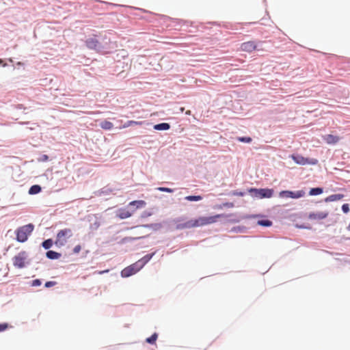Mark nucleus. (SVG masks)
Wrapping results in <instances>:
<instances>
[{"mask_svg":"<svg viewBox=\"0 0 350 350\" xmlns=\"http://www.w3.org/2000/svg\"><path fill=\"white\" fill-rule=\"evenodd\" d=\"M33 228L34 226L31 224H29L18 228L16 231V240L21 243L26 241L28 239V237L33 232Z\"/></svg>","mask_w":350,"mask_h":350,"instance_id":"f257e3e1","label":"nucleus"},{"mask_svg":"<svg viewBox=\"0 0 350 350\" xmlns=\"http://www.w3.org/2000/svg\"><path fill=\"white\" fill-rule=\"evenodd\" d=\"M72 236V231L70 228L60 230L56 236L55 244L57 247H62L66 245L68 240Z\"/></svg>","mask_w":350,"mask_h":350,"instance_id":"f03ea898","label":"nucleus"},{"mask_svg":"<svg viewBox=\"0 0 350 350\" xmlns=\"http://www.w3.org/2000/svg\"><path fill=\"white\" fill-rule=\"evenodd\" d=\"M249 192L252 196L257 198H269L272 197L273 191L271 189H256L252 188L249 190Z\"/></svg>","mask_w":350,"mask_h":350,"instance_id":"7ed1b4c3","label":"nucleus"},{"mask_svg":"<svg viewBox=\"0 0 350 350\" xmlns=\"http://www.w3.org/2000/svg\"><path fill=\"white\" fill-rule=\"evenodd\" d=\"M27 254L25 251L19 252L13 258V265L14 267L21 269L23 268L27 262Z\"/></svg>","mask_w":350,"mask_h":350,"instance_id":"20e7f679","label":"nucleus"},{"mask_svg":"<svg viewBox=\"0 0 350 350\" xmlns=\"http://www.w3.org/2000/svg\"><path fill=\"white\" fill-rule=\"evenodd\" d=\"M203 226L202 221L200 220V218L198 217V219H190L186 222L184 223H178L176 224V229L178 230H183L186 228H196Z\"/></svg>","mask_w":350,"mask_h":350,"instance_id":"39448f33","label":"nucleus"},{"mask_svg":"<svg viewBox=\"0 0 350 350\" xmlns=\"http://www.w3.org/2000/svg\"><path fill=\"white\" fill-rule=\"evenodd\" d=\"M291 157L297 164L299 165H316L318 163V161L316 159H310L308 158L304 157L303 156L299 154H292Z\"/></svg>","mask_w":350,"mask_h":350,"instance_id":"423d86ee","label":"nucleus"},{"mask_svg":"<svg viewBox=\"0 0 350 350\" xmlns=\"http://www.w3.org/2000/svg\"><path fill=\"white\" fill-rule=\"evenodd\" d=\"M142 269V265L138 264L137 262L132 264L130 266L126 267L121 271V276L123 278L129 277L137 271H139Z\"/></svg>","mask_w":350,"mask_h":350,"instance_id":"0eeeda50","label":"nucleus"},{"mask_svg":"<svg viewBox=\"0 0 350 350\" xmlns=\"http://www.w3.org/2000/svg\"><path fill=\"white\" fill-rule=\"evenodd\" d=\"M305 192L302 190L297 191H282L279 193V196L280 198H299L304 196Z\"/></svg>","mask_w":350,"mask_h":350,"instance_id":"6e6552de","label":"nucleus"},{"mask_svg":"<svg viewBox=\"0 0 350 350\" xmlns=\"http://www.w3.org/2000/svg\"><path fill=\"white\" fill-rule=\"evenodd\" d=\"M225 214H217L210 217H200L202 226H206L217 222V219L220 217H227Z\"/></svg>","mask_w":350,"mask_h":350,"instance_id":"1a4fd4ad","label":"nucleus"},{"mask_svg":"<svg viewBox=\"0 0 350 350\" xmlns=\"http://www.w3.org/2000/svg\"><path fill=\"white\" fill-rule=\"evenodd\" d=\"M241 49L245 52L252 53L258 49V45L254 41H248L241 44Z\"/></svg>","mask_w":350,"mask_h":350,"instance_id":"9d476101","label":"nucleus"},{"mask_svg":"<svg viewBox=\"0 0 350 350\" xmlns=\"http://www.w3.org/2000/svg\"><path fill=\"white\" fill-rule=\"evenodd\" d=\"M323 139L328 144H336L340 140V137L338 136L330 134L323 136Z\"/></svg>","mask_w":350,"mask_h":350,"instance_id":"9b49d317","label":"nucleus"},{"mask_svg":"<svg viewBox=\"0 0 350 350\" xmlns=\"http://www.w3.org/2000/svg\"><path fill=\"white\" fill-rule=\"evenodd\" d=\"M85 44L89 49H96L99 45V42L96 38H90L85 41Z\"/></svg>","mask_w":350,"mask_h":350,"instance_id":"f8f14e48","label":"nucleus"},{"mask_svg":"<svg viewBox=\"0 0 350 350\" xmlns=\"http://www.w3.org/2000/svg\"><path fill=\"white\" fill-rule=\"evenodd\" d=\"M134 211L135 210L131 212L125 208H121L118 211L117 215L119 218L124 219L131 217Z\"/></svg>","mask_w":350,"mask_h":350,"instance_id":"ddd939ff","label":"nucleus"},{"mask_svg":"<svg viewBox=\"0 0 350 350\" xmlns=\"http://www.w3.org/2000/svg\"><path fill=\"white\" fill-rule=\"evenodd\" d=\"M328 213L327 212H319L313 213L309 215V218L312 219H323L327 217Z\"/></svg>","mask_w":350,"mask_h":350,"instance_id":"4468645a","label":"nucleus"},{"mask_svg":"<svg viewBox=\"0 0 350 350\" xmlns=\"http://www.w3.org/2000/svg\"><path fill=\"white\" fill-rule=\"evenodd\" d=\"M344 198L343 194L338 193V194H333L330 195L328 197H327L325 199V202H334V201H338Z\"/></svg>","mask_w":350,"mask_h":350,"instance_id":"2eb2a0df","label":"nucleus"},{"mask_svg":"<svg viewBox=\"0 0 350 350\" xmlns=\"http://www.w3.org/2000/svg\"><path fill=\"white\" fill-rule=\"evenodd\" d=\"M154 253L146 254L143 258L137 261L138 264L142 265V268L152 258Z\"/></svg>","mask_w":350,"mask_h":350,"instance_id":"dca6fc26","label":"nucleus"},{"mask_svg":"<svg viewBox=\"0 0 350 350\" xmlns=\"http://www.w3.org/2000/svg\"><path fill=\"white\" fill-rule=\"evenodd\" d=\"M146 205V202L144 200H134L129 202V206H135L136 208H141Z\"/></svg>","mask_w":350,"mask_h":350,"instance_id":"f3484780","label":"nucleus"},{"mask_svg":"<svg viewBox=\"0 0 350 350\" xmlns=\"http://www.w3.org/2000/svg\"><path fill=\"white\" fill-rule=\"evenodd\" d=\"M170 128V126L168 123H161L157 124L154 126V129L158 131H165L168 130Z\"/></svg>","mask_w":350,"mask_h":350,"instance_id":"a211bd4d","label":"nucleus"},{"mask_svg":"<svg viewBox=\"0 0 350 350\" xmlns=\"http://www.w3.org/2000/svg\"><path fill=\"white\" fill-rule=\"evenodd\" d=\"M46 256L49 259H58L61 256V254L50 250L46 252Z\"/></svg>","mask_w":350,"mask_h":350,"instance_id":"6ab92c4d","label":"nucleus"},{"mask_svg":"<svg viewBox=\"0 0 350 350\" xmlns=\"http://www.w3.org/2000/svg\"><path fill=\"white\" fill-rule=\"evenodd\" d=\"M100 126L104 130H111L113 128V124L108 120H104L100 123Z\"/></svg>","mask_w":350,"mask_h":350,"instance_id":"aec40b11","label":"nucleus"},{"mask_svg":"<svg viewBox=\"0 0 350 350\" xmlns=\"http://www.w3.org/2000/svg\"><path fill=\"white\" fill-rule=\"evenodd\" d=\"M40 191H41L40 186H39L38 185H35L30 187V189L29 190V193L31 194V195L37 194L39 192H40Z\"/></svg>","mask_w":350,"mask_h":350,"instance_id":"412c9836","label":"nucleus"},{"mask_svg":"<svg viewBox=\"0 0 350 350\" xmlns=\"http://www.w3.org/2000/svg\"><path fill=\"white\" fill-rule=\"evenodd\" d=\"M323 193V189L320 187L312 188L310 190L309 194L310 196H317Z\"/></svg>","mask_w":350,"mask_h":350,"instance_id":"4be33fe9","label":"nucleus"},{"mask_svg":"<svg viewBox=\"0 0 350 350\" xmlns=\"http://www.w3.org/2000/svg\"><path fill=\"white\" fill-rule=\"evenodd\" d=\"M257 224L262 226L268 227L271 226L272 222L269 219H261L257 221Z\"/></svg>","mask_w":350,"mask_h":350,"instance_id":"5701e85b","label":"nucleus"},{"mask_svg":"<svg viewBox=\"0 0 350 350\" xmlns=\"http://www.w3.org/2000/svg\"><path fill=\"white\" fill-rule=\"evenodd\" d=\"M42 245L45 250H48V249L51 248V246L53 245L52 239H49L45 240L44 241L42 242Z\"/></svg>","mask_w":350,"mask_h":350,"instance_id":"b1692460","label":"nucleus"},{"mask_svg":"<svg viewBox=\"0 0 350 350\" xmlns=\"http://www.w3.org/2000/svg\"><path fill=\"white\" fill-rule=\"evenodd\" d=\"M185 199L187 201H200L202 197L201 196H187Z\"/></svg>","mask_w":350,"mask_h":350,"instance_id":"393cba45","label":"nucleus"},{"mask_svg":"<svg viewBox=\"0 0 350 350\" xmlns=\"http://www.w3.org/2000/svg\"><path fill=\"white\" fill-rule=\"evenodd\" d=\"M157 337H158L157 334L154 333L150 337L147 338L146 341L150 344H154L157 339Z\"/></svg>","mask_w":350,"mask_h":350,"instance_id":"a878e982","label":"nucleus"},{"mask_svg":"<svg viewBox=\"0 0 350 350\" xmlns=\"http://www.w3.org/2000/svg\"><path fill=\"white\" fill-rule=\"evenodd\" d=\"M237 140L241 142L250 143L252 139L250 137H237Z\"/></svg>","mask_w":350,"mask_h":350,"instance_id":"bb28decb","label":"nucleus"},{"mask_svg":"<svg viewBox=\"0 0 350 350\" xmlns=\"http://www.w3.org/2000/svg\"><path fill=\"white\" fill-rule=\"evenodd\" d=\"M157 189L161 191H165V192H168V193L173 192V189H172L170 188H167V187H158Z\"/></svg>","mask_w":350,"mask_h":350,"instance_id":"cd10ccee","label":"nucleus"},{"mask_svg":"<svg viewBox=\"0 0 350 350\" xmlns=\"http://www.w3.org/2000/svg\"><path fill=\"white\" fill-rule=\"evenodd\" d=\"M57 282L55 281H49L45 283L44 286L46 288H50L55 286Z\"/></svg>","mask_w":350,"mask_h":350,"instance_id":"c85d7f7f","label":"nucleus"},{"mask_svg":"<svg viewBox=\"0 0 350 350\" xmlns=\"http://www.w3.org/2000/svg\"><path fill=\"white\" fill-rule=\"evenodd\" d=\"M342 210L345 213H347L349 212V206L348 204H344L342 206Z\"/></svg>","mask_w":350,"mask_h":350,"instance_id":"c756f323","label":"nucleus"},{"mask_svg":"<svg viewBox=\"0 0 350 350\" xmlns=\"http://www.w3.org/2000/svg\"><path fill=\"white\" fill-rule=\"evenodd\" d=\"M8 327V324L6 323H0V332H3Z\"/></svg>","mask_w":350,"mask_h":350,"instance_id":"7c9ffc66","label":"nucleus"},{"mask_svg":"<svg viewBox=\"0 0 350 350\" xmlns=\"http://www.w3.org/2000/svg\"><path fill=\"white\" fill-rule=\"evenodd\" d=\"M233 206H234L233 203H232V202H226V203H224L222 205L219 206V208H221L222 207L232 208Z\"/></svg>","mask_w":350,"mask_h":350,"instance_id":"2f4dec72","label":"nucleus"},{"mask_svg":"<svg viewBox=\"0 0 350 350\" xmlns=\"http://www.w3.org/2000/svg\"><path fill=\"white\" fill-rule=\"evenodd\" d=\"M41 284H42L41 281L39 279H36V280L32 281L31 286H38L41 285Z\"/></svg>","mask_w":350,"mask_h":350,"instance_id":"473e14b6","label":"nucleus"},{"mask_svg":"<svg viewBox=\"0 0 350 350\" xmlns=\"http://www.w3.org/2000/svg\"><path fill=\"white\" fill-rule=\"evenodd\" d=\"M81 250V247L80 245H76L73 249V252L75 254H78Z\"/></svg>","mask_w":350,"mask_h":350,"instance_id":"72a5a7b5","label":"nucleus"},{"mask_svg":"<svg viewBox=\"0 0 350 350\" xmlns=\"http://www.w3.org/2000/svg\"><path fill=\"white\" fill-rule=\"evenodd\" d=\"M139 123L137 122H135V121H129L127 122V124H126V126H131V125H133V124H138Z\"/></svg>","mask_w":350,"mask_h":350,"instance_id":"f704fd0d","label":"nucleus"},{"mask_svg":"<svg viewBox=\"0 0 350 350\" xmlns=\"http://www.w3.org/2000/svg\"><path fill=\"white\" fill-rule=\"evenodd\" d=\"M49 159V157L46 154L42 155V161H46Z\"/></svg>","mask_w":350,"mask_h":350,"instance_id":"c9c22d12","label":"nucleus"},{"mask_svg":"<svg viewBox=\"0 0 350 350\" xmlns=\"http://www.w3.org/2000/svg\"><path fill=\"white\" fill-rule=\"evenodd\" d=\"M233 194L236 195V196H243V193H242V192H234Z\"/></svg>","mask_w":350,"mask_h":350,"instance_id":"e433bc0d","label":"nucleus"},{"mask_svg":"<svg viewBox=\"0 0 350 350\" xmlns=\"http://www.w3.org/2000/svg\"><path fill=\"white\" fill-rule=\"evenodd\" d=\"M150 215H151V213H146V212H144V213H143V215H142V217H148V216H150Z\"/></svg>","mask_w":350,"mask_h":350,"instance_id":"4c0bfd02","label":"nucleus"},{"mask_svg":"<svg viewBox=\"0 0 350 350\" xmlns=\"http://www.w3.org/2000/svg\"><path fill=\"white\" fill-rule=\"evenodd\" d=\"M185 113H186L187 115H190V114H191V111H190V110H187V111L185 112Z\"/></svg>","mask_w":350,"mask_h":350,"instance_id":"58836bf2","label":"nucleus"},{"mask_svg":"<svg viewBox=\"0 0 350 350\" xmlns=\"http://www.w3.org/2000/svg\"><path fill=\"white\" fill-rule=\"evenodd\" d=\"M106 272H108V270L100 271V273H106Z\"/></svg>","mask_w":350,"mask_h":350,"instance_id":"ea45409f","label":"nucleus"},{"mask_svg":"<svg viewBox=\"0 0 350 350\" xmlns=\"http://www.w3.org/2000/svg\"><path fill=\"white\" fill-rule=\"evenodd\" d=\"M96 228H97L98 226H99V224L98 223H96Z\"/></svg>","mask_w":350,"mask_h":350,"instance_id":"a19ab883","label":"nucleus"},{"mask_svg":"<svg viewBox=\"0 0 350 350\" xmlns=\"http://www.w3.org/2000/svg\"><path fill=\"white\" fill-rule=\"evenodd\" d=\"M347 229L350 231V224H349Z\"/></svg>","mask_w":350,"mask_h":350,"instance_id":"79ce46f5","label":"nucleus"},{"mask_svg":"<svg viewBox=\"0 0 350 350\" xmlns=\"http://www.w3.org/2000/svg\"><path fill=\"white\" fill-rule=\"evenodd\" d=\"M184 109H184V107H181V108H180V111H184Z\"/></svg>","mask_w":350,"mask_h":350,"instance_id":"37998d69","label":"nucleus"},{"mask_svg":"<svg viewBox=\"0 0 350 350\" xmlns=\"http://www.w3.org/2000/svg\"><path fill=\"white\" fill-rule=\"evenodd\" d=\"M1 62H2V60H1V59H0V63H1Z\"/></svg>","mask_w":350,"mask_h":350,"instance_id":"c03bdc74","label":"nucleus"}]
</instances>
